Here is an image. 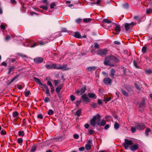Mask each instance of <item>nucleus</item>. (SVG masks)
<instances>
[{
	"label": "nucleus",
	"instance_id": "obj_1",
	"mask_svg": "<svg viewBox=\"0 0 152 152\" xmlns=\"http://www.w3.org/2000/svg\"><path fill=\"white\" fill-rule=\"evenodd\" d=\"M100 115L99 114H97L91 119L90 123L94 126H95L96 124L100 126H104L106 124L105 121L102 119L100 122Z\"/></svg>",
	"mask_w": 152,
	"mask_h": 152
},
{
	"label": "nucleus",
	"instance_id": "obj_2",
	"mask_svg": "<svg viewBox=\"0 0 152 152\" xmlns=\"http://www.w3.org/2000/svg\"><path fill=\"white\" fill-rule=\"evenodd\" d=\"M117 58L116 57L110 55L105 57L104 61V64L105 65L113 66L114 64L113 63L117 61Z\"/></svg>",
	"mask_w": 152,
	"mask_h": 152
},
{
	"label": "nucleus",
	"instance_id": "obj_3",
	"mask_svg": "<svg viewBox=\"0 0 152 152\" xmlns=\"http://www.w3.org/2000/svg\"><path fill=\"white\" fill-rule=\"evenodd\" d=\"M53 69H62L64 70H69L70 68L66 67V64L61 65L60 64L57 65L56 64H52Z\"/></svg>",
	"mask_w": 152,
	"mask_h": 152
},
{
	"label": "nucleus",
	"instance_id": "obj_4",
	"mask_svg": "<svg viewBox=\"0 0 152 152\" xmlns=\"http://www.w3.org/2000/svg\"><path fill=\"white\" fill-rule=\"evenodd\" d=\"M133 142L132 140H128L127 139H125L123 145L124 148L126 149H127L129 147L130 148Z\"/></svg>",
	"mask_w": 152,
	"mask_h": 152
},
{
	"label": "nucleus",
	"instance_id": "obj_5",
	"mask_svg": "<svg viewBox=\"0 0 152 152\" xmlns=\"http://www.w3.org/2000/svg\"><path fill=\"white\" fill-rule=\"evenodd\" d=\"M107 52L108 50L106 49H100L96 51V53L98 55L103 56L105 55Z\"/></svg>",
	"mask_w": 152,
	"mask_h": 152
},
{
	"label": "nucleus",
	"instance_id": "obj_6",
	"mask_svg": "<svg viewBox=\"0 0 152 152\" xmlns=\"http://www.w3.org/2000/svg\"><path fill=\"white\" fill-rule=\"evenodd\" d=\"M37 41L38 42L39 44L40 45H44L50 41L49 39H44L41 40L40 38L37 39Z\"/></svg>",
	"mask_w": 152,
	"mask_h": 152
},
{
	"label": "nucleus",
	"instance_id": "obj_7",
	"mask_svg": "<svg viewBox=\"0 0 152 152\" xmlns=\"http://www.w3.org/2000/svg\"><path fill=\"white\" fill-rule=\"evenodd\" d=\"M137 129L138 130H142L145 128V126L142 124L137 123L135 124Z\"/></svg>",
	"mask_w": 152,
	"mask_h": 152
},
{
	"label": "nucleus",
	"instance_id": "obj_8",
	"mask_svg": "<svg viewBox=\"0 0 152 152\" xmlns=\"http://www.w3.org/2000/svg\"><path fill=\"white\" fill-rule=\"evenodd\" d=\"M134 25V23L132 22L130 23H125L124 24V27L126 31H128L129 30L132 28V26Z\"/></svg>",
	"mask_w": 152,
	"mask_h": 152
},
{
	"label": "nucleus",
	"instance_id": "obj_9",
	"mask_svg": "<svg viewBox=\"0 0 152 152\" xmlns=\"http://www.w3.org/2000/svg\"><path fill=\"white\" fill-rule=\"evenodd\" d=\"M103 82L106 85L110 84L112 82V80L109 78H105L103 80Z\"/></svg>",
	"mask_w": 152,
	"mask_h": 152
},
{
	"label": "nucleus",
	"instance_id": "obj_10",
	"mask_svg": "<svg viewBox=\"0 0 152 152\" xmlns=\"http://www.w3.org/2000/svg\"><path fill=\"white\" fill-rule=\"evenodd\" d=\"M139 147V145L138 144L132 145L130 147V149L132 151H134L137 149Z\"/></svg>",
	"mask_w": 152,
	"mask_h": 152
},
{
	"label": "nucleus",
	"instance_id": "obj_11",
	"mask_svg": "<svg viewBox=\"0 0 152 152\" xmlns=\"http://www.w3.org/2000/svg\"><path fill=\"white\" fill-rule=\"evenodd\" d=\"M43 59L42 58H36L34 59V61L36 63H40L43 61Z\"/></svg>",
	"mask_w": 152,
	"mask_h": 152
},
{
	"label": "nucleus",
	"instance_id": "obj_12",
	"mask_svg": "<svg viewBox=\"0 0 152 152\" xmlns=\"http://www.w3.org/2000/svg\"><path fill=\"white\" fill-rule=\"evenodd\" d=\"M96 69L97 67H96L92 66L88 67L86 69V70L88 71L91 72L95 70Z\"/></svg>",
	"mask_w": 152,
	"mask_h": 152
},
{
	"label": "nucleus",
	"instance_id": "obj_13",
	"mask_svg": "<svg viewBox=\"0 0 152 152\" xmlns=\"http://www.w3.org/2000/svg\"><path fill=\"white\" fill-rule=\"evenodd\" d=\"M81 98L85 102H88L89 101V99L87 97L86 94H84L82 95Z\"/></svg>",
	"mask_w": 152,
	"mask_h": 152
},
{
	"label": "nucleus",
	"instance_id": "obj_14",
	"mask_svg": "<svg viewBox=\"0 0 152 152\" xmlns=\"http://www.w3.org/2000/svg\"><path fill=\"white\" fill-rule=\"evenodd\" d=\"M34 79L35 82H36L40 86H44V85L45 84H42L39 79L37 78L36 77H34Z\"/></svg>",
	"mask_w": 152,
	"mask_h": 152
},
{
	"label": "nucleus",
	"instance_id": "obj_15",
	"mask_svg": "<svg viewBox=\"0 0 152 152\" xmlns=\"http://www.w3.org/2000/svg\"><path fill=\"white\" fill-rule=\"evenodd\" d=\"M88 96L89 97L94 99H96L97 97L96 96L95 94L92 93H89L88 94Z\"/></svg>",
	"mask_w": 152,
	"mask_h": 152
},
{
	"label": "nucleus",
	"instance_id": "obj_16",
	"mask_svg": "<svg viewBox=\"0 0 152 152\" xmlns=\"http://www.w3.org/2000/svg\"><path fill=\"white\" fill-rule=\"evenodd\" d=\"M115 72V71L113 69H112L110 70V76L112 78H114V75Z\"/></svg>",
	"mask_w": 152,
	"mask_h": 152
},
{
	"label": "nucleus",
	"instance_id": "obj_17",
	"mask_svg": "<svg viewBox=\"0 0 152 152\" xmlns=\"http://www.w3.org/2000/svg\"><path fill=\"white\" fill-rule=\"evenodd\" d=\"M62 88V85L60 84L58 86L56 89V91L57 93H59L61 91Z\"/></svg>",
	"mask_w": 152,
	"mask_h": 152
},
{
	"label": "nucleus",
	"instance_id": "obj_18",
	"mask_svg": "<svg viewBox=\"0 0 152 152\" xmlns=\"http://www.w3.org/2000/svg\"><path fill=\"white\" fill-rule=\"evenodd\" d=\"M145 99L144 98H143L142 99V102L140 104V108H143L145 106Z\"/></svg>",
	"mask_w": 152,
	"mask_h": 152
},
{
	"label": "nucleus",
	"instance_id": "obj_19",
	"mask_svg": "<svg viewBox=\"0 0 152 152\" xmlns=\"http://www.w3.org/2000/svg\"><path fill=\"white\" fill-rule=\"evenodd\" d=\"M44 88H45V89L46 90V92H45V94H48L49 96H50V94L49 93V89L47 87V86H46V84L44 85Z\"/></svg>",
	"mask_w": 152,
	"mask_h": 152
},
{
	"label": "nucleus",
	"instance_id": "obj_20",
	"mask_svg": "<svg viewBox=\"0 0 152 152\" xmlns=\"http://www.w3.org/2000/svg\"><path fill=\"white\" fill-rule=\"evenodd\" d=\"M86 90V87L85 86L83 87L80 90L81 92V95L83 94Z\"/></svg>",
	"mask_w": 152,
	"mask_h": 152
},
{
	"label": "nucleus",
	"instance_id": "obj_21",
	"mask_svg": "<svg viewBox=\"0 0 152 152\" xmlns=\"http://www.w3.org/2000/svg\"><path fill=\"white\" fill-rule=\"evenodd\" d=\"M122 7L124 9H128L129 7V4L127 3H125L123 4Z\"/></svg>",
	"mask_w": 152,
	"mask_h": 152
},
{
	"label": "nucleus",
	"instance_id": "obj_22",
	"mask_svg": "<svg viewBox=\"0 0 152 152\" xmlns=\"http://www.w3.org/2000/svg\"><path fill=\"white\" fill-rule=\"evenodd\" d=\"M104 23H110L112 22L110 19H104L102 21Z\"/></svg>",
	"mask_w": 152,
	"mask_h": 152
},
{
	"label": "nucleus",
	"instance_id": "obj_23",
	"mask_svg": "<svg viewBox=\"0 0 152 152\" xmlns=\"http://www.w3.org/2000/svg\"><path fill=\"white\" fill-rule=\"evenodd\" d=\"M19 76V75H17L14 77L9 82V84H10L13 82L16 79H17Z\"/></svg>",
	"mask_w": 152,
	"mask_h": 152
},
{
	"label": "nucleus",
	"instance_id": "obj_24",
	"mask_svg": "<svg viewBox=\"0 0 152 152\" xmlns=\"http://www.w3.org/2000/svg\"><path fill=\"white\" fill-rule=\"evenodd\" d=\"M19 76V75H17L14 77L9 82V84H10L13 82L16 79H17Z\"/></svg>",
	"mask_w": 152,
	"mask_h": 152
},
{
	"label": "nucleus",
	"instance_id": "obj_25",
	"mask_svg": "<svg viewBox=\"0 0 152 152\" xmlns=\"http://www.w3.org/2000/svg\"><path fill=\"white\" fill-rule=\"evenodd\" d=\"M81 113V110L79 109L77 110L76 112V115L78 117H79Z\"/></svg>",
	"mask_w": 152,
	"mask_h": 152
},
{
	"label": "nucleus",
	"instance_id": "obj_26",
	"mask_svg": "<svg viewBox=\"0 0 152 152\" xmlns=\"http://www.w3.org/2000/svg\"><path fill=\"white\" fill-rule=\"evenodd\" d=\"M115 30L117 32H119L121 30V28L120 26L116 25L115 27Z\"/></svg>",
	"mask_w": 152,
	"mask_h": 152
},
{
	"label": "nucleus",
	"instance_id": "obj_27",
	"mask_svg": "<svg viewBox=\"0 0 152 152\" xmlns=\"http://www.w3.org/2000/svg\"><path fill=\"white\" fill-rule=\"evenodd\" d=\"M74 36L75 37L78 38H80L81 37L80 34L78 32H75V33Z\"/></svg>",
	"mask_w": 152,
	"mask_h": 152
},
{
	"label": "nucleus",
	"instance_id": "obj_28",
	"mask_svg": "<svg viewBox=\"0 0 152 152\" xmlns=\"http://www.w3.org/2000/svg\"><path fill=\"white\" fill-rule=\"evenodd\" d=\"M45 67L48 69H53L52 64V65L46 64L45 65Z\"/></svg>",
	"mask_w": 152,
	"mask_h": 152
},
{
	"label": "nucleus",
	"instance_id": "obj_29",
	"mask_svg": "<svg viewBox=\"0 0 152 152\" xmlns=\"http://www.w3.org/2000/svg\"><path fill=\"white\" fill-rule=\"evenodd\" d=\"M91 18H87L83 19V21L84 23H88L91 21Z\"/></svg>",
	"mask_w": 152,
	"mask_h": 152
},
{
	"label": "nucleus",
	"instance_id": "obj_30",
	"mask_svg": "<svg viewBox=\"0 0 152 152\" xmlns=\"http://www.w3.org/2000/svg\"><path fill=\"white\" fill-rule=\"evenodd\" d=\"M13 116L14 118H17L18 115V113L16 112H14L12 113Z\"/></svg>",
	"mask_w": 152,
	"mask_h": 152
},
{
	"label": "nucleus",
	"instance_id": "obj_31",
	"mask_svg": "<svg viewBox=\"0 0 152 152\" xmlns=\"http://www.w3.org/2000/svg\"><path fill=\"white\" fill-rule=\"evenodd\" d=\"M53 83L55 86H57L60 83V80H54L53 81Z\"/></svg>",
	"mask_w": 152,
	"mask_h": 152
},
{
	"label": "nucleus",
	"instance_id": "obj_32",
	"mask_svg": "<svg viewBox=\"0 0 152 152\" xmlns=\"http://www.w3.org/2000/svg\"><path fill=\"white\" fill-rule=\"evenodd\" d=\"M15 69L14 66H10L9 68L8 72V74H10L12 70L13 69Z\"/></svg>",
	"mask_w": 152,
	"mask_h": 152
},
{
	"label": "nucleus",
	"instance_id": "obj_33",
	"mask_svg": "<svg viewBox=\"0 0 152 152\" xmlns=\"http://www.w3.org/2000/svg\"><path fill=\"white\" fill-rule=\"evenodd\" d=\"M134 85H135V86L136 87V89L138 90H140V87L141 86V85H137V84L136 83L134 84Z\"/></svg>",
	"mask_w": 152,
	"mask_h": 152
},
{
	"label": "nucleus",
	"instance_id": "obj_34",
	"mask_svg": "<svg viewBox=\"0 0 152 152\" xmlns=\"http://www.w3.org/2000/svg\"><path fill=\"white\" fill-rule=\"evenodd\" d=\"M151 131V129L149 128L147 129L145 131V134L147 136H148V133Z\"/></svg>",
	"mask_w": 152,
	"mask_h": 152
},
{
	"label": "nucleus",
	"instance_id": "obj_35",
	"mask_svg": "<svg viewBox=\"0 0 152 152\" xmlns=\"http://www.w3.org/2000/svg\"><path fill=\"white\" fill-rule=\"evenodd\" d=\"M152 12V9L149 8L146 10V13L147 14H150Z\"/></svg>",
	"mask_w": 152,
	"mask_h": 152
},
{
	"label": "nucleus",
	"instance_id": "obj_36",
	"mask_svg": "<svg viewBox=\"0 0 152 152\" xmlns=\"http://www.w3.org/2000/svg\"><path fill=\"white\" fill-rule=\"evenodd\" d=\"M54 111L50 109L48 110V114L49 115H52L53 114Z\"/></svg>",
	"mask_w": 152,
	"mask_h": 152
},
{
	"label": "nucleus",
	"instance_id": "obj_37",
	"mask_svg": "<svg viewBox=\"0 0 152 152\" xmlns=\"http://www.w3.org/2000/svg\"><path fill=\"white\" fill-rule=\"evenodd\" d=\"M119 127V125L117 123H115L114 125V127L115 129H118Z\"/></svg>",
	"mask_w": 152,
	"mask_h": 152
},
{
	"label": "nucleus",
	"instance_id": "obj_38",
	"mask_svg": "<svg viewBox=\"0 0 152 152\" xmlns=\"http://www.w3.org/2000/svg\"><path fill=\"white\" fill-rule=\"evenodd\" d=\"M136 129H137L136 128V126H132L131 129L132 132L133 133H134L136 131Z\"/></svg>",
	"mask_w": 152,
	"mask_h": 152
},
{
	"label": "nucleus",
	"instance_id": "obj_39",
	"mask_svg": "<svg viewBox=\"0 0 152 152\" xmlns=\"http://www.w3.org/2000/svg\"><path fill=\"white\" fill-rule=\"evenodd\" d=\"M121 91L122 94L123 95H125L126 96H128V93L126 91H124L123 89H121Z\"/></svg>",
	"mask_w": 152,
	"mask_h": 152
},
{
	"label": "nucleus",
	"instance_id": "obj_40",
	"mask_svg": "<svg viewBox=\"0 0 152 152\" xmlns=\"http://www.w3.org/2000/svg\"><path fill=\"white\" fill-rule=\"evenodd\" d=\"M94 132V131L93 130L89 129L88 130V133L90 134H92Z\"/></svg>",
	"mask_w": 152,
	"mask_h": 152
},
{
	"label": "nucleus",
	"instance_id": "obj_41",
	"mask_svg": "<svg viewBox=\"0 0 152 152\" xmlns=\"http://www.w3.org/2000/svg\"><path fill=\"white\" fill-rule=\"evenodd\" d=\"M36 149V147L34 146L32 147L31 149V152H34Z\"/></svg>",
	"mask_w": 152,
	"mask_h": 152
},
{
	"label": "nucleus",
	"instance_id": "obj_42",
	"mask_svg": "<svg viewBox=\"0 0 152 152\" xmlns=\"http://www.w3.org/2000/svg\"><path fill=\"white\" fill-rule=\"evenodd\" d=\"M91 145H90L86 144V148L87 150H90L91 148Z\"/></svg>",
	"mask_w": 152,
	"mask_h": 152
},
{
	"label": "nucleus",
	"instance_id": "obj_43",
	"mask_svg": "<svg viewBox=\"0 0 152 152\" xmlns=\"http://www.w3.org/2000/svg\"><path fill=\"white\" fill-rule=\"evenodd\" d=\"M70 99L72 101H73L75 99V97L73 95H71L70 96Z\"/></svg>",
	"mask_w": 152,
	"mask_h": 152
},
{
	"label": "nucleus",
	"instance_id": "obj_44",
	"mask_svg": "<svg viewBox=\"0 0 152 152\" xmlns=\"http://www.w3.org/2000/svg\"><path fill=\"white\" fill-rule=\"evenodd\" d=\"M40 7L46 10L48 9V7L47 6L41 5L40 6Z\"/></svg>",
	"mask_w": 152,
	"mask_h": 152
},
{
	"label": "nucleus",
	"instance_id": "obj_45",
	"mask_svg": "<svg viewBox=\"0 0 152 152\" xmlns=\"http://www.w3.org/2000/svg\"><path fill=\"white\" fill-rule=\"evenodd\" d=\"M18 134L19 136H23L24 135V132H21V131H19L18 132Z\"/></svg>",
	"mask_w": 152,
	"mask_h": 152
},
{
	"label": "nucleus",
	"instance_id": "obj_46",
	"mask_svg": "<svg viewBox=\"0 0 152 152\" xmlns=\"http://www.w3.org/2000/svg\"><path fill=\"white\" fill-rule=\"evenodd\" d=\"M55 6V4L54 2L52 3L50 5V8L51 9L54 8Z\"/></svg>",
	"mask_w": 152,
	"mask_h": 152
},
{
	"label": "nucleus",
	"instance_id": "obj_47",
	"mask_svg": "<svg viewBox=\"0 0 152 152\" xmlns=\"http://www.w3.org/2000/svg\"><path fill=\"white\" fill-rule=\"evenodd\" d=\"M47 84L50 87L53 86L52 83L50 80H48L47 83Z\"/></svg>",
	"mask_w": 152,
	"mask_h": 152
},
{
	"label": "nucleus",
	"instance_id": "obj_48",
	"mask_svg": "<svg viewBox=\"0 0 152 152\" xmlns=\"http://www.w3.org/2000/svg\"><path fill=\"white\" fill-rule=\"evenodd\" d=\"M44 101L46 103H47L50 101V99L48 97H46L44 99Z\"/></svg>",
	"mask_w": 152,
	"mask_h": 152
},
{
	"label": "nucleus",
	"instance_id": "obj_49",
	"mask_svg": "<svg viewBox=\"0 0 152 152\" xmlns=\"http://www.w3.org/2000/svg\"><path fill=\"white\" fill-rule=\"evenodd\" d=\"M94 47L96 48H99V45L97 43H94Z\"/></svg>",
	"mask_w": 152,
	"mask_h": 152
},
{
	"label": "nucleus",
	"instance_id": "obj_50",
	"mask_svg": "<svg viewBox=\"0 0 152 152\" xmlns=\"http://www.w3.org/2000/svg\"><path fill=\"white\" fill-rule=\"evenodd\" d=\"M145 72L147 73L150 74L152 73V70L150 69L146 70Z\"/></svg>",
	"mask_w": 152,
	"mask_h": 152
},
{
	"label": "nucleus",
	"instance_id": "obj_51",
	"mask_svg": "<svg viewBox=\"0 0 152 152\" xmlns=\"http://www.w3.org/2000/svg\"><path fill=\"white\" fill-rule=\"evenodd\" d=\"M11 39L10 36H7L5 38V40L7 41H8Z\"/></svg>",
	"mask_w": 152,
	"mask_h": 152
},
{
	"label": "nucleus",
	"instance_id": "obj_52",
	"mask_svg": "<svg viewBox=\"0 0 152 152\" xmlns=\"http://www.w3.org/2000/svg\"><path fill=\"white\" fill-rule=\"evenodd\" d=\"M23 142V139L22 138H19L18 139V142L19 143H21Z\"/></svg>",
	"mask_w": 152,
	"mask_h": 152
},
{
	"label": "nucleus",
	"instance_id": "obj_53",
	"mask_svg": "<svg viewBox=\"0 0 152 152\" xmlns=\"http://www.w3.org/2000/svg\"><path fill=\"white\" fill-rule=\"evenodd\" d=\"M133 64L134 65V66L136 68H138V67L137 65V62H136V61H133Z\"/></svg>",
	"mask_w": 152,
	"mask_h": 152
},
{
	"label": "nucleus",
	"instance_id": "obj_54",
	"mask_svg": "<svg viewBox=\"0 0 152 152\" xmlns=\"http://www.w3.org/2000/svg\"><path fill=\"white\" fill-rule=\"evenodd\" d=\"M82 20V19L80 18H78L76 20V22L77 23H79Z\"/></svg>",
	"mask_w": 152,
	"mask_h": 152
},
{
	"label": "nucleus",
	"instance_id": "obj_55",
	"mask_svg": "<svg viewBox=\"0 0 152 152\" xmlns=\"http://www.w3.org/2000/svg\"><path fill=\"white\" fill-rule=\"evenodd\" d=\"M37 118H39L42 119L43 117L41 114H39L37 115Z\"/></svg>",
	"mask_w": 152,
	"mask_h": 152
},
{
	"label": "nucleus",
	"instance_id": "obj_56",
	"mask_svg": "<svg viewBox=\"0 0 152 152\" xmlns=\"http://www.w3.org/2000/svg\"><path fill=\"white\" fill-rule=\"evenodd\" d=\"M17 87L19 89H21L23 88L22 86L20 85H17Z\"/></svg>",
	"mask_w": 152,
	"mask_h": 152
},
{
	"label": "nucleus",
	"instance_id": "obj_57",
	"mask_svg": "<svg viewBox=\"0 0 152 152\" xmlns=\"http://www.w3.org/2000/svg\"><path fill=\"white\" fill-rule=\"evenodd\" d=\"M146 48L145 47H142V51L143 53H145L146 51Z\"/></svg>",
	"mask_w": 152,
	"mask_h": 152
},
{
	"label": "nucleus",
	"instance_id": "obj_58",
	"mask_svg": "<svg viewBox=\"0 0 152 152\" xmlns=\"http://www.w3.org/2000/svg\"><path fill=\"white\" fill-rule=\"evenodd\" d=\"M92 140H89L88 141L87 143L88 145H90L91 146V145L92 144Z\"/></svg>",
	"mask_w": 152,
	"mask_h": 152
},
{
	"label": "nucleus",
	"instance_id": "obj_59",
	"mask_svg": "<svg viewBox=\"0 0 152 152\" xmlns=\"http://www.w3.org/2000/svg\"><path fill=\"white\" fill-rule=\"evenodd\" d=\"M30 91H26L25 93V95L26 96H28L29 95Z\"/></svg>",
	"mask_w": 152,
	"mask_h": 152
},
{
	"label": "nucleus",
	"instance_id": "obj_60",
	"mask_svg": "<svg viewBox=\"0 0 152 152\" xmlns=\"http://www.w3.org/2000/svg\"><path fill=\"white\" fill-rule=\"evenodd\" d=\"M80 102L79 101H77L75 102V104L77 107L80 104Z\"/></svg>",
	"mask_w": 152,
	"mask_h": 152
},
{
	"label": "nucleus",
	"instance_id": "obj_61",
	"mask_svg": "<svg viewBox=\"0 0 152 152\" xmlns=\"http://www.w3.org/2000/svg\"><path fill=\"white\" fill-rule=\"evenodd\" d=\"M0 27L3 30H4L5 29V26L3 24H1L0 26Z\"/></svg>",
	"mask_w": 152,
	"mask_h": 152
},
{
	"label": "nucleus",
	"instance_id": "obj_62",
	"mask_svg": "<svg viewBox=\"0 0 152 152\" xmlns=\"http://www.w3.org/2000/svg\"><path fill=\"white\" fill-rule=\"evenodd\" d=\"M75 139H78L79 138V135L77 134H75L73 135Z\"/></svg>",
	"mask_w": 152,
	"mask_h": 152
},
{
	"label": "nucleus",
	"instance_id": "obj_63",
	"mask_svg": "<svg viewBox=\"0 0 152 152\" xmlns=\"http://www.w3.org/2000/svg\"><path fill=\"white\" fill-rule=\"evenodd\" d=\"M37 45V44H36L35 42H34V45H29V46L30 47L33 48L36 46Z\"/></svg>",
	"mask_w": 152,
	"mask_h": 152
},
{
	"label": "nucleus",
	"instance_id": "obj_64",
	"mask_svg": "<svg viewBox=\"0 0 152 152\" xmlns=\"http://www.w3.org/2000/svg\"><path fill=\"white\" fill-rule=\"evenodd\" d=\"M97 102L98 104L99 105H101L102 104V102L101 100L100 99H99L98 100Z\"/></svg>",
	"mask_w": 152,
	"mask_h": 152
}]
</instances>
